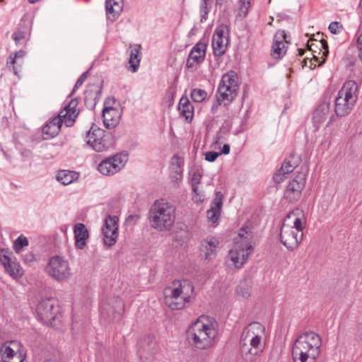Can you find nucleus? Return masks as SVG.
I'll use <instances>...</instances> for the list:
<instances>
[{"label": "nucleus", "instance_id": "nucleus-18", "mask_svg": "<svg viewBox=\"0 0 362 362\" xmlns=\"http://www.w3.org/2000/svg\"><path fill=\"white\" fill-rule=\"evenodd\" d=\"M103 90V81L100 85L95 86H92L89 87L88 90L85 91L84 103L87 108L93 110L99 101Z\"/></svg>", "mask_w": 362, "mask_h": 362}, {"label": "nucleus", "instance_id": "nucleus-35", "mask_svg": "<svg viewBox=\"0 0 362 362\" xmlns=\"http://www.w3.org/2000/svg\"><path fill=\"white\" fill-rule=\"evenodd\" d=\"M218 241L214 237L204 240L201 243L200 250L204 252V249L210 248L211 254H215L216 248Z\"/></svg>", "mask_w": 362, "mask_h": 362}, {"label": "nucleus", "instance_id": "nucleus-42", "mask_svg": "<svg viewBox=\"0 0 362 362\" xmlns=\"http://www.w3.org/2000/svg\"><path fill=\"white\" fill-rule=\"evenodd\" d=\"M88 74V71H86L85 72H83L80 76L79 78L77 79L74 88H73V90L71 92V93L69 95V98L71 97L74 93L76 91V90L81 87L83 82L86 81V79L87 78V76Z\"/></svg>", "mask_w": 362, "mask_h": 362}, {"label": "nucleus", "instance_id": "nucleus-21", "mask_svg": "<svg viewBox=\"0 0 362 362\" xmlns=\"http://www.w3.org/2000/svg\"><path fill=\"white\" fill-rule=\"evenodd\" d=\"M75 246L77 249L82 250L86 245V240L89 237L88 231L83 223H76L74 228Z\"/></svg>", "mask_w": 362, "mask_h": 362}, {"label": "nucleus", "instance_id": "nucleus-1", "mask_svg": "<svg viewBox=\"0 0 362 362\" xmlns=\"http://www.w3.org/2000/svg\"><path fill=\"white\" fill-rule=\"evenodd\" d=\"M264 327L258 322H251L247 326L240 337V348L243 357L250 362L263 351L261 336L259 332H264Z\"/></svg>", "mask_w": 362, "mask_h": 362}, {"label": "nucleus", "instance_id": "nucleus-56", "mask_svg": "<svg viewBox=\"0 0 362 362\" xmlns=\"http://www.w3.org/2000/svg\"><path fill=\"white\" fill-rule=\"evenodd\" d=\"M182 169H173L170 173V177L173 182L180 180L182 178Z\"/></svg>", "mask_w": 362, "mask_h": 362}, {"label": "nucleus", "instance_id": "nucleus-19", "mask_svg": "<svg viewBox=\"0 0 362 362\" xmlns=\"http://www.w3.org/2000/svg\"><path fill=\"white\" fill-rule=\"evenodd\" d=\"M78 105V99L75 98H72L68 104L64 106L63 112L65 111V113H62V115L65 119V124L66 127H71L78 115L79 110L77 109Z\"/></svg>", "mask_w": 362, "mask_h": 362}, {"label": "nucleus", "instance_id": "nucleus-29", "mask_svg": "<svg viewBox=\"0 0 362 362\" xmlns=\"http://www.w3.org/2000/svg\"><path fill=\"white\" fill-rule=\"evenodd\" d=\"M315 341L317 343L311 344L312 347H310V349H309L308 353L306 355V362H315L320 353L322 341L317 339V337H315Z\"/></svg>", "mask_w": 362, "mask_h": 362}, {"label": "nucleus", "instance_id": "nucleus-2", "mask_svg": "<svg viewBox=\"0 0 362 362\" xmlns=\"http://www.w3.org/2000/svg\"><path fill=\"white\" fill-rule=\"evenodd\" d=\"M175 218V208L163 199L156 200L151 206L148 213L151 226L160 231L170 230Z\"/></svg>", "mask_w": 362, "mask_h": 362}, {"label": "nucleus", "instance_id": "nucleus-64", "mask_svg": "<svg viewBox=\"0 0 362 362\" xmlns=\"http://www.w3.org/2000/svg\"><path fill=\"white\" fill-rule=\"evenodd\" d=\"M222 205L223 204H221L216 203V202H212V203L211 204V208L210 209H214V210H216V211L221 212V209Z\"/></svg>", "mask_w": 362, "mask_h": 362}, {"label": "nucleus", "instance_id": "nucleus-32", "mask_svg": "<svg viewBox=\"0 0 362 362\" xmlns=\"http://www.w3.org/2000/svg\"><path fill=\"white\" fill-rule=\"evenodd\" d=\"M25 51L19 50L14 53V57L10 55V57L7 59L6 64L9 69L12 67V70L15 75H18V71L16 67L15 66V64L16 63V59L23 58L25 56Z\"/></svg>", "mask_w": 362, "mask_h": 362}, {"label": "nucleus", "instance_id": "nucleus-27", "mask_svg": "<svg viewBox=\"0 0 362 362\" xmlns=\"http://www.w3.org/2000/svg\"><path fill=\"white\" fill-rule=\"evenodd\" d=\"M225 40L226 42H224V39H219L213 37L212 47L214 54L216 57H221L225 54L226 50V45L228 41V36L226 37Z\"/></svg>", "mask_w": 362, "mask_h": 362}, {"label": "nucleus", "instance_id": "nucleus-46", "mask_svg": "<svg viewBox=\"0 0 362 362\" xmlns=\"http://www.w3.org/2000/svg\"><path fill=\"white\" fill-rule=\"evenodd\" d=\"M17 352L14 351L11 347L9 346H5L3 354H2V359L4 362H8L9 360H11L14 355Z\"/></svg>", "mask_w": 362, "mask_h": 362}, {"label": "nucleus", "instance_id": "nucleus-13", "mask_svg": "<svg viewBox=\"0 0 362 362\" xmlns=\"http://www.w3.org/2000/svg\"><path fill=\"white\" fill-rule=\"evenodd\" d=\"M356 103L344 98L341 95L337 94V97L334 100V114L332 115L327 124V127L332 124L337 119L336 117H342L348 115L352 110Z\"/></svg>", "mask_w": 362, "mask_h": 362}, {"label": "nucleus", "instance_id": "nucleus-10", "mask_svg": "<svg viewBox=\"0 0 362 362\" xmlns=\"http://www.w3.org/2000/svg\"><path fill=\"white\" fill-rule=\"evenodd\" d=\"M13 252L8 249H1L0 252V261L4 265L6 272L13 279H18L23 275V269L18 262L14 257L12 258Z\"/></svg>", "mask_w": 362, "mask_h": 362}, {"label": "nucleus", "instance_id": "nucleus-7", "mask_svg": "<svg viewBox=\"0 0 362 362\" xmlns=\"http://www.w3.org/2000/svg\"><path fill=\"white\" fill-rule=\"evenodd\" d=\"M109 136V134H105L103 129L93 124L90 129L86 132V137L88 138L86 144L95 151H103L108 148L112 144L106 139Z\"/></svg>", "mask_w": 362, "mask_h": 362}, {"label": "nucleus", "instance_id": "nucleus-63", "mask_svg": "<svg viewBox=\"0 0 362 362\" xmlns=\"http://www.w3.org/2000/svg\"><path fill=\"white\" fill-rule=\"evenodd\" d=\"M230 145L228 144H223L221 151L220 153H221V154L227 155L230 153Z\"/></svg>", "mask_w": 362, "mask_h": 362}, {"label": "nucleus", "instance_id": "nucleus-60", "mask_svg": "<svg viewBox=\"0 0 362 362\" xmlns=\"http://www.w3.org/2000/svg\"><path fill=\"white\" fill-rule=\"evenodd\" d=\"M25 356L22 354L17 352L8 362H23Z\"/></svg>", "mask_w": 362, "mask_h": 362}, {"label": "nucleus", "instance_id": "nucleus-36", "mask_svg": "<svg viewBox=\"0 0 362 362\" xmlns=\"http://www.w3.org/2000/svg\"><path fill=\"white\" fill-rule=\"evenodd\" d=\"M191 98L195 103H202L207 95V93L201 88H194L191 92Z\"/></svg>", "mask_w": 362, "mask_h": 362}, {"label": "nucleus", "instance_id": "nucleus-12", "mask_svg": "<svg viewBox=\"0 0 362 362\" xmlns=\"http://www.w3.org/2000/svg\"><path fill=\"white\" fill-rule=\"evenodd\" d=\"M110 102L115 103V99L114 98H107L102 112L104 125L107 129H110L117 126L121 117V113L117 108L109 106Z\"/></svg>", "mask_w": 362, "mask_h": 362}, {"label": "nucleus", "instance_id": "nucleus-37", "mask_svg": "<svg viewBox=\"0 0 362 362\" xmlns=\"http://www.w3.org/2000/svg\"><path fill=\"white\" fill-rule=\"evenodd\" d=\"M29 37L30 35H27V31L23 32L17 30L12 35V38L17 45H24Z\"/></svg>", "mask_w": 362, "mask_h": 362}, {"label": "nucleus", "instance_id": "nucleus-33", "mask_svg": "<svg viewBox=\"0 0 362 362\" xmlns=\"http://www.w3.org/2000/svg\"><path fill=\"white\" fill-rule=\"evenodd\" d=\"M293 156H291L289 158H285L281 165V169L284 171V173L289 174L292 173L294 169L298 166L297 162L293 161Z\"/></svg>", "mask_w": 362, "mask_h": 362}, {"label": "nucleus", "instance_id": "nucleus-4", "mask_svg": "<svg viewBox=\"0 0 362 362\" xmlns=\"http://www.w3.org/2000/svg\"><path fill=\"white\" fill-rule=\"evenodd\" d=\"M37 318L45 325L55 326L56 321H60V308L53 298L42 299L36 308Z\"/></svg>", "mask_w": 362, "mask_h": 362}, {"label": "nucleus", "instance_id": "nucleus-25", "mask_svg": "<svg viewBox=\"0 0 362 362\" xmlns=\"http://www.w3.org/2000/svg\"><path fill=\"white\" fill-rule=\"evenodd\" d=\"M178 109L181 115H183L187 120H191L192 119L194 115V106L187 97L182 96L180 98Z\"/></svg>", "mask_w": 362, "mask_h": 362}, {"label": "nucleus", "instance_id": "nucleus-48", "mask_svg": "<svg viewBox=\"0 0 362 362\" xmlns=\"http://www.w3.org/2000/svg\"><path fill=\"white\" fill-rule=\"evenodd\" d=\"M221 212L216 211L214 210V209H210L207 210L206 215L209 220L212 223H216L220 216Z\"/></svg>", "mask_w": 362, "mask_h": 362}, {"label": "nucleus", "instance_id": "nucleus-54", "mask_svg": "<svg viewBox=\"0 0 362 362\" xmlns=\"http://www.w3.org/2000/svg\"><path fill=\"white\" fill-rule=\"evenodd\" d=\"M205 156V160L209 162L215 161L217 158L221 155V153L216 152V151H208L204 153Z\"/></svg>", "mask_w": 362, "mask_h": 362}, {"label": "nucleus", "instance_id": "nucleus-41", "mask_svg": "<svg viewBox=\"0 0 362 362\" xmlns=\"http://www.w3.org/2000/svg\"><path fill=\"white\" fill-rule=\"evenodd\" d=\"M31 21L28 19L22 18L20 21L18 27L17 28V30L19 31H27V35H30L31 33Z\"/></svg>", "mask_w": 362, "mask_h": 362}, {"label": "nucleus", "instance_id": "nucleus-40", "mask_svg": "<svg viewBox=\"0 0 362 362\" xmlns=\"http://www.w3.org/2000/svg\"><path fill=\"white\" fill-rule=\"evenodd\" d=\"M31 21L28 19L22 18L20 21L18 27L17 28V30L19 31H27V35H30L31 33Z\"/></svg>", "mask_w": 362, "mask_h": 362}, {"label": "nucleus", "instance_id": "nucleus-51", "mask_svg": "<svg viewBox=\"0 0 362 362\" xmlns=\"http://www.w3.org/2000/svg\"><path fill=\"white\" fill-rule=\"evenodd\" d=\"M225 30H227V31L228 32V26L223 24L221 25L216 29L214 37H215L216 38L224 39L223 35Z\"/></svg>", "mask_w": 362, "mask_h": 362}, {"label": "nucleus", "instance_id": "nucleus-39", "mask_svg": "<svg viewBox=\"0 0 362 362\" xmlns=\"http://www.w3.org/2000/svg\"><path fill=\"white\" fill-rule=\"evenodd\" d=\"M111 159L112 163H115L118 166V170L121 169V167L124 166V163L127 160V154L126 153H119L116 154L114 156L109 158Z\"/></svg>", "mask_w": 362, "mask_h": 362}, {"label": "nucleus", "instance_id": "nucleus-17", "mask_svg": "<svg viewBox=\"0 0 362 362\" xmlns=\"http://www.w3.org/2000/svg\"><path fill=\"white\" fill-rule=\"evenodd\" d=\"M166 291H170V294L169 297H166L167 301L169 303V307L172 310H180L184 308L186 302L189 303L188 298H180L182 293V286L175 288H167Z\"/></svg>", "mask_w": 362, "mask_h": 362}, {"label": "nucleus", "instance_id": "nucleus-14", "mask_svg": "<svg viewBox=\"0 0 362 362\" xmlns=\"http://www.w3.org/2000/svg\"><path fill=\"white\" fill-rule=\"evenodd\" d=\"M138 355L141 360H150L157 351V342L153 336L148 335L142 338L139 343Z\"/></svg>", "mask_w": 362, "mask_h": 362}, {"label": "nucleus", "instance_id": "nucleus-45", "mask_svg": "<svg viewBox=\"0 0 362 362\" xmlns=\"http://www.w3.org/2000/svg\"><path fill=\"white\" fill-rule=\"evenodd\" d=\"M62 113L63 110H62L57 116L54 117L52 120L46 124L53 126H59V130H61L63 122L65 123V119L63 117Z\"/></svg>", "mask_w": 362, "mask_h": 362}, {"label": "nucleus", "instance_id": "nucleus-3", "mask_svg": "<svg viewBox=\"0 0 362 362\" xmlns=\"http://www.w3.org/2000/svg\"><path fill=\"white\" fill-rule=\"evenodd\" d=\"M216 330L199 320L194 322L186 332L189 343L199 349H205L211 345L216 336Z\"/></svg>", "mask_w": 362, "mask_h": 362}, {"label": "nucleus", "instance_id": "nucleus-23", "mask_svg": "<svg viewBox=\"0 0 362 362\" xmlns=\"http://www.w3.org/2000/svg\"><path fill=\"white\" fill-rule=\"evenodd\" d=\"M330 103L324 101L321 103L315 110L313 115L314 122H323L330 112Z\"/></svg>", "mask_w": 362, "mask_h": 362}, {"label": "nucleus", "instance_id": "nucleus-28", "mask_svg": "<svg viewBox=\"0 0 362 362\" xmlns=\"http://www.w3.org/2000/svg\"><path fill=\"white\" fill-rule=\"evenodd\" d=\"M77 178L78 174L76 172L66 170H59L57 175V180L64 185L71 184Z\"/></svg>", "mask_w": 362, "mask_h": 362}, {"label": "nucleus", "instance_id": "nucleus-57", "mask_svg": "<svg viewBox=\"0 0 362 362\" xmlns=\"http://www.w3.org/2000/svg\"><path fill=\"white\" fill-rule=\"evenodd\" d=\"M202 174L198 172L195 171L192 173V178H191V184L192 185H199L201 182L202 179Z\"/></svg>", "mask_w": 362, "mask_h": 362}, {"label": "nucleus", "instance_id": "nucleus-11", "mask_svg": "<svg viewBox=\"0 0 362 362\" xmlns=\"http://www.w3.org/2000/svg\"><path fill=\"white\" fill-rule=\"evenodd\" d=\"M303 233L283 223L280 231V241L289 250L296 248L303 240Z\"/></svg>", "mask_w": 362, "mask_h": 362}, {"label": "nucleus", "instance_id": "nucleus-31", "mask_svg": "<svg viewBox=\"0 0 362 362\" xmlns=\"http://www.w3.org/2000/svg\"><path fill=\"white\" fill-rule=\"evenodd\" d=\"M139 53L140 49L139 47H134L131 49L130 52V56H129V64H130V69L132 71L135 72L137 71L139 62H140V57H139Z\"/></svg>", "mask_w": 362, "mask_h": 362}, {"label": "nucleus", "instance_id": "nucleus-30", "mask_svg": "<svg viewBox=\"0 0 362 362\" xmlns=\"http://www.w3.org/2000/svg\"><path fill=\"white\" fill-rule=\"evenodd\" d=\"M205 58L204 55L198 54L194 52H191L187 59L186 66L188 69L194 71L196 65L202 63Z\"/></svg>", "mask_w": 362, "mask_h": 362}, {"label": "nucleus", "instance_id": "nucleus-53", "mask_svg": "<svg viewBox=\"0 0 362 362\" xmlns=\"http://www.w3.org/2000/svg\"><path fill=\"white\" fill-rule=\"evenodd\" d=\"M182 161L178 155H174L171 159L172 169H181Z\"/></svg>", "mask_w": 362, "mask_h": 362}, {"label": "nucleus", "instance_id": "nucleus-8", "mask_svg": "<svg viewBox=\"0 0 362 362\" xmlns=\"http://www.w3.org/2000/svg\"><path fill=\"white\" fill-rule=\"evenodd\" d=\"M306 182V174L303 172H298L293 179L291 180L284 192V198L289 202H293L299 199L301 192Z\"/></svg>", "mask_w": 362, "mask_h": 362}, {"label": "nucleus", "instance_id": "nucleus-5", "mask_svg": "<svg viewBox=\"0 0 362 362\" xmlns=\"http://www.w3.org/2000/svg\"><path fill=\"white\" fill-rule=\"evenodd\" d=\"M45 270L49 276L59 282L67 280L71 276L68 261L59 255L49 259Z\"/></svg>", "mask_w": 362, "mask_h": 362}, {"label": "nucleus", "instance_id": "nucleus-43", "mask_svg": "<svg viewBox=\"0 0 362 362\" xmlns=\"http://www.w3.org/2000/svg\"><path fill=\"white\" fill-rule=\"evenodd\" d=\"M239 236L245 240V242L250 240L252 238V231L249 226H243L240 228Z\"/></svg>", "mask_w": 362, "mask_h": 362}, {"label": "nucleus", "instance_id": "nucleus-22", "mask_svg": "<svg viewBox=\"0 0 362 362\" xmlns=\"http://www.w3.org/2000/svg\"><path fill=\"white\" fill-rule=\"evenodd\" d=\"M122 0H106L105 9L107 19L115 21L122 11Z\"/></svg>", "mask_w": 362, "mask_h": 362}, {"label": "nucleus", "instance_id": "nucleus-52", "mask_svg": "<svg viewBox=\"0 0 362 362\" xmlns=\"http://www.w3.org/2000/svg\"><path fill=\"white\" fill-rule=\"evenodd\" d=\"M285 175H288L287 173H284V171L281 170V169H279L273 175V180L276 183H281L284 181L285 178Z\"/></svg>", "mask_w": 362, "mask_h": 362}, {"label": "nucleus", "instance_id": "nucleus-9", "mask_svg": "<svg viewBox=\"0 0 362 362\" xmlns=\"http://www.w3.org/2000/svg\"><path fill=\"white\" fill-rule=\"evenodd\" d=\"M118 221L117 216L108 215L105 218L102 228L104 244L107 247L113 246L118 237Z\"/></svg>", "mask_w": 362, "mask_h": 362}, {"label": "nucleus", "instance_id": "nucleus-26", "mask_svg": "<svg viewBox=\"0 0 362 362\" xmlns=\"http://www.w3.org/2000/svg\"><path fill=\"white\" fill-rule=\"evenodd\" d=\"M98 170L104 175H110L118 171V166L116 163H112L111 159L106 158L99 163Z\"/></svg>", "mask_w": 362, "mask_h": 362}, {"label": "nucleus", "instance_id": "nucleus-59", "mask_svg": "<svg viewBox=\"0 0 362 362\" xmlns=\"http://www.w3.org/2000/svg\"><path fill=\"white\" fill-rule=\"evenodd\" d=\"M356 45L358 51V57L362 62V33L357 38Z\"/></svg>", "mask_w": 362, "mask_h": 362}, {"label": "nucleus", "instance_id": "nucleus-61", "mask_svg": "<svg viewBox=\"0 0 362 362\" xmlns=\"http://www.w3.org/2000/svg\"><path fill=\"white\" fill-rule=\"evenodd\" d=\"M201 12H203L204 13L202 15L201 21H203L204 20H206L208 13L209 12V8L207 7V4L204 5L203 9H201Z\"/></svg>", "mask_w": 362, "mask_h": 362}, {"label": "nucleus", "instance_id": "nucleus-24", "mask_svg": "<svg viewBox=\"0 0 362 362\" xmlns=\"http://www.w3.org/2000/svg\"><path fill=\"white\" fill-rule=\"evenodd\" d=\"M115 305L110 308V311H107L109 320H119L124 310V304L122 300L119 298H116L114 300Z\"/></svg>", "mask_w": 362, "mask_h": 362}, {"label": "nucleus", "instance_id": "nucleus-34", "mask_svg": "<svg viewBox=\"0 0 362 362\" xmlns=\"http://www.w3.org/2000/svg\"><path fill=\"white\" fill-rule=\"evenodd\" d=\"M42 131L43 134L47 136L45 138V139L55 137L60 132L59 126H53L47 124L43 126Z\"/></svg>", "mask_w": 362, "mask_h": 362}, {"label": "nucleus", "instance_id": "nucleus-58", "mask_svg": "<svg viewBox=\"0 0 362 362\" xmlns=\"http://www.w3.org/2000/svg\"><path fill=\"white\" fill-rule=\"evenodd\" d=\"M320 44L321 45L322 49L323 50L322 55L325 58L328 56L329 54V46L327 40L325 39H322L320 41Z\"/></svg>", "mask_w": 362, "mask_h": 362}, {"label": "nucleus", "instance_id": "nucleus-47", "mask_svg": "<svg viewBox=\"0 0 362 362\" xmlns=\"http://www.w3.org/2000/svg\"><path fill=\"white\" fill-rule=\"evenodd\" d=\"M206 44L199 41L192 49L191 52H194L198 54L206 55Z\"/></svg>", "mask_w": 362, "mask_h": 362}, {"label": "nucleus", "instance_id": "nucleus-50", "mask_svg": "<svg viewBox=\"0 0 362 362\" xmlns=\"http://www.w3.org/2000/svg\"><path fill=\"white\" fill-rule=\"evenodd\" d=\"M230 259L236 268H240L243 265V261H240V254L238 252H230Z\"/></svg>", "mask_w": 362, "mask_h": 362}, {"label": "nucleus", "instance_id": "nucleus-6", "mask_svg": "<svg viewBox=\"0 0 362 362\" xmlns=\"http://www.w3.org/2000/svg\"><path fill=\"white\" fill-rule=\"evenodd\" d=\"M238 76L234 71L223 75L217 90V94L221 95L222 100L231 102L235 98L238 90Z\"/></svg>", "mask_w": 362, "mask_h": 362}, {"label": "nucleus", "instance_id": "nucleus-55", "mask_svg": "<svg viewBox=\"0 0 362 362\" xmlns=\"http://www.w3.org/2000/svg\"><path fill=\"white\" fill-rule=\"evenodd\" d=\"M342 25L340 24V23L337 21H333L329 25V30L331 33L332 34H337L339 33V29L341 28Z\"/></svg>", "mask_w": 362, "mask_h": 362}, {"label": "nucleus", "instance_id": "nucleus-16", "mask_svg": "<svg viewBox=\"0 0 362 362\" xmlns=\"http://www.w3.org/2000/svg\"><path fill=\"white\" fill-rule=\"evenodd\" d=\"M304 337H298L292 346V358L293 362H306V355L312 345L303 339Z\"/></svg>", "mask_w": 362, "mask_h": 362}, {"label": "nucleus", "instance_id": "nucleus-49", "mask_svg": "<svg viewBox=\"0 0 362 362\" xmlns=\"http://www.w3.org/2000/svg\"><path fill=\"white\" fill-rule=\"evenodd\" d=\"M304 224H305V222L303 221V220L301 219V218L300 217H296L295 218V221L293 222V228L295 230L299 232V233H303V229H304Z\"/></svg>", "mask_w": 362, "mask_h": 362}, {"label": "nucleus", "instance_id": "nucleus-62", "mask_svg": "<svg viewBox=\"0 0 362 362\" xmlns=\"http://www.w3.org/2000/svg\"><path fill=\"white\" fill-rule=\"evenodd\" d=\"M223 194L221 192H216L215 198L213 200V202L219 203L223 204Z\"/></svg>", "mask_w": 362, "mask_h": 362}, {"label": "nucleus", "instance_id": "nucleus-20", "mask_svg": "<svg viewBox=\"0 0 362 362\" xmlns=\"http://www.w3.org/2000/svg\"><path fill=\"white\" fill-rule=\"evenodd\" d=\"M358 87L356 82L353 80L346 81L341 88L339 90L338 94L347 98L354 103L358 100Z\"/></svg>", "mask_w": 362, "mask_h": 362}, {"label": "nucleus", "instance_id": "nucleus-38", "mask_svg": "<svg viewBox=\"0 0 362 362\" xmlns=\"http://www.w3.org/2000/svg\"><path fill=\"white\" fill-rule=\"evenodd\" d=\"M28 240L23 235H20L13 243V250L16 253H19L20 251L25 246L28 245Z\"/></svg>", "mask_w": 362, "mask_h": 362}, {"label": "nucleus", "instance_id": "nucleus-44", "mask_svg": "<svg viewBox=\"0 0 362 362\" xmlns=\"http://www.w3.org/2000/svg\"><path fill=\"white\" fill-rule=\"evenodd\" d=\"M300 337H304L303 339L305 341L308 342L310 344H314L315 343H317L315 341V337H317V339H318L319 340H321L320 336L314 333L313 332H305L300 335Z\"/></svg>", "mask_w": 362, "mask_h": 362}, {"label": "nucleus", "instance_id": "nucleus-15", "mask_svg": "<svg viewBox=\"0 0 362 362\" xmlns=\"http://www.w3.org/2000/svg\"><path fill=\"white\" fill-rule=\"evenodd\" d=\"M288 35L284 30H279L274 35L272 46L271 55L276 59H281L286 53L284 42L287 40Z\"/></svg>", "mask_w": 362, "mask_h": 362}]
</instances>
